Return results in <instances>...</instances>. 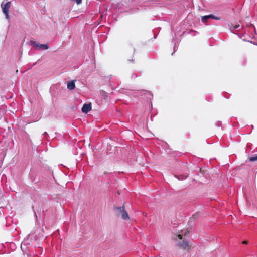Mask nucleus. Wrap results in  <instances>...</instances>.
<instances>
[{
  "instance_id": "f257e3e1",
  "label": "nucleus",
  "mask_w": 257,
  "mask_h": 257,
  "mask_svg": "<svg viewBox=\"0 0 257 257\" xmlns=\"http://www.w3.org/2000/svg\"><path fill=\"white\" fill-rule=\"evenodd\" d=\"M114 210L116 215L118 216H121L123 220H128L130 219L127 213L124 209V204H123L122 207H115Z\"/></svg>"
},
{
  "instance_id": "f03ea898",
  "label": "nucleus",
  "mask_w": 257,
  "mask_h": 257,
  "mask_svg": "<svg viewBox=\"0 0 257 257\" xmlns=\"http://www.w3.org/2000/svg\"><path fill=\"white\" fill-rule=\"evenodd\" d=\"M11 6V2H7L5 4L4 1H3L1 4L3 12L5 15L6 18L7 19L9 18V11Z\"/></svg>"
},
{
  "instance_id": "7ed1b4c3",
  "label": "nucleus",
  "mask_w": 257,
  "mask_h": 257,
  "mask_svg": "<svg viewBox=\"0 0 257 257\" xmlns=\"http://www.w3.org/2000/svg\"><path fill=\"white\" fill-rule=\"evenodd\" d=\"M30 43L34 46L36 47L38 49L47 50L49 48V46L47 44L38 43L34 41H31Z\"/></svg>"
},
{
  "instance_id": "20e7f679",
  "label": "nucleus",
  "mask_w": 257,
  "mask_h": 257,
  "mask_svg": "<svg viewBox=\"0 0 257 257\" xmlns=\"http://www.w3.org/2000/svg\"><path fill=\"white\" fill-rule=\"evenodd\" d=\"M177 245L179 247L183 248V249H189L191 247L189 242L184 239H183L182 241L178 242Z\"/></svg>"
},
{
  "instance_id": "39448f33",
  "label": "nucleus",
  "mask_w": 257,
  "mask_h": 257,
  "mask_svg": "<svg viewBox=\"0 0 257 257\" xmlns=\"http://www.w3.org/2000/svg\"><path fill=\"white\" fill-rule=\"evenodd\" d=\"M91 110V104H84L81 109L82 112L84 113H88Z\"/></svg>"
},
{
  "instance_id": "423d86ee",
  "label": "nucleus",
  "mask_w": 257,
  "mask_h": 257,
  "mask_svg": "<svg viewBox=\"0 0 257 257\" xmlns=\"http://www.w3.org/2000/svg\"><path fill=\"white\" fill-rule=\"evenodd\" d=\"M75 87V85L74 83V81H71L70 82H68L67 83V88L69 90H73Z\"/></svg>"
},
{
  "instance_id": "0eeeda50",
  "label": "nucleus",
  "mask_w": 257,
  "mask_h": 257,
  "mask_svg": "<svg viewBox=\"0 0 257 257\" xmlns=\"http://www.w3.org/2000/svg\"><path fill=\"white\" fill-rule=\"evenodd\" d=\"M209 18H210V15H206V16H202V18H201V20H202V21L203 23H206L207 20H208V19Z\"/></svg>"
},
{
  "instance_id": "6e6552de",
  "label": "nucleus",
  "mask_w": 257,
  "mask_h": 257,
  "mask_svg": "<svg viewBox=\"0 0 257 257\" xmlns=\"http://www.w3.org/2000/svg\"><path fill=\"white\" fill-rule=\"evenodd\" d=\"M248 159L250 162L257 161V155L249 157Z\"/></svg>"
},
{
  "instance_id": "1a4fd4ad",
  "label": "nucleus",
  "mask_w": 257,
  "mask_h": 257,
  "mask_svg": "<svg viewBox=\"0 0 257 257\" xmlns=\"http://www.w3.org/2000/svg\"><path fill=\"white\" fill-rule=\"evenodd\" d=\"M231 27H232L234 29H236L240 27V25H239V24L233 25L232 24H231Z\"/></svg>"
},
{
  "instance_id": "9d476101",
  "label": "nucleus",
  "mask_w": 257,
  "mask_h": 257,
  "mask_svg": "<svg viewBox=\"0 0 257 257\" xmlns=\"http://www.w3.org/2000/svg\"><path fill=\"white\" fill-rule=\"evenodd\" d=\"M210 18H212V19H215V20H220V17H218L215 16L211 14V15H210Z\"/></svg>"
},
{
  "instance_id": "9b49d317",
  "label": "nucleus",
  "mask_w": 257,
  "mask_h": 257,
  "mask_svg": "<svg viewBox=\"0 0 257 257\" xmlns=\"http://www.w3.org/2000/svg\"><path fill=\"white\" fill-rule=\"evenodd\" d=\"M177 237L180 239V240H182L183 239V236L181 234H179L177 235Z\"/></svg>"
},
{
  "instance_id": "f8f14e48",
  "label": "nucleus",
  "mask_w": 257,
  "mask_h": 257,
  "mask_svg": "<svg viewBox=\"0 0 257 257\" xmlns=\"http://www.w3.org/2000/svg\"><path fill=\"white\" fill-rule=\"evenodd\" d=\"M242 243L244 244H247V241H243L242 242Z\"/></svg>"
},
{
  "instance_id": "ddd939ff",
  "label": "nucleus",
  "mask_w": 257,
  "mask_h": 257,
  "mask_svg": "<svg viewBox=\"0 0 257 257\" xmlns=\"http://www.w3.org/2000/svg\"><path fill=\"white\" fill-rule=\"evenodd\" d=\"M197 216V214H194L192 216V218H195Z\"/></svg>"
},
{
  "instance_id": "4468645a",
  "label": "nucleus",
  "mask_w": 257,
  "mask_h": 257,
  "mask_svg": "<svg viewBox=\"0 0 257 257\" xmlns=\"http://www.w3.org/2000/svg\"><path fill=\"white\" fill-rule=\"evenodd\" d=\"M143 214H144V216H147V213H144Z\"/></svg>"
}]
</instances>
